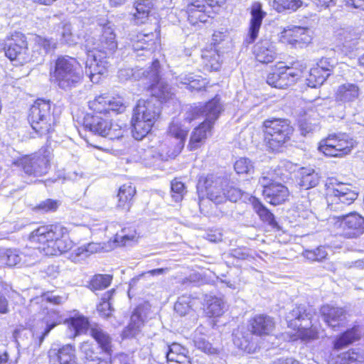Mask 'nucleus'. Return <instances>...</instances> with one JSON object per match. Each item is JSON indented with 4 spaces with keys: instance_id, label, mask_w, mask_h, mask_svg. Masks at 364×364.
Masks as SVG:
<instances>
[{
    "instance_id": "nucleus-1",
    "label": "nucleus",
    "mask_w": 364,
    "mask_h": 364,
    "mask_svg": "<svg viewBox=\"0 0 364 364\" xmlns=\"http://www.w3.org/2000/svg\"><path fill=\"white\" fill-rule=\"evenodd\" d=\"M159 61L155 60L149 70L143 72L150 82L148 89L154 97L139 100L133 109L132 132L136 140L142 139L151 130L161 113V103L173 101V88L159 77Z\"/></svg>"
},
{
    "instance_id": "nucleus-2",
    "label": "nucleus",
    "mask_w": 364,
    "mask_h": 364,
    "mask_svg": "<svg viewBox=\"0 0 364 364\" xmlns=\"http://www.w3.org/2000/svg\"><path fill=\"white\" fill-rule=\"evenodd\" d=\"M222 110L220 99L215 97L203 107L190 106L188 107L183 115V124L178 119H173L169 126L168 132L171 136L178 140V142L176 151H174L169 156L175 157L184 145L188 132V127L186 126V123L190 124L196 119L204 118V121L194 129L191 135L188 147L190 151H195L205 144L208 134L210 132Z\"/></svg>"
},
{
    "instance_id": "nucleus-3",
    "label": "nucleus",
    "mask_w": 364,
    "mask_h": 364,
    "mask_svg": "<svg viewBox=\"0 0 364 364\" xmlns=\"http://www.w3.org/2000/svg\"><path fill=\"white\" fill-rule=\"evenodd\" d=\"M89 108L93 111V114H87L84 117L83 126L85 129L101 136H108L110 139H119L123 136L121 126L100 116L123 112L126 105L122 97L97 96L89 102Z\"/></svg>"
},
{
    "instance_id": "nucleus-4",
    "label": "nucleus",
    "mask_w": 364,
    "mask_h": 364,
    "mask_svg": "<svg viewBox=\"0 0 364 364\" xmlns=\"http://www.w3.org/2000/svg\"><path fill=\"white\" fill-rule=\"evenodd\" d=\"M87 58L86 73L91 81L97 82L100 75H104L109 67L107 58L112 55L117 48L114 25L108 22L102 27V34L97 38L89 36L85 40Z\"/></svg>"
},
{
    "instance_id": "nucleus-5",
    "label": "nucleus",
    "mask_w": 364,
    "mask_h": 364,
    "mask_svg": "<svg viewBox=\"0 0 364 364\" xmlns=\"http://www.w3.org/2000/svg\"><path fill=\"white\" fill-rule=\"evenodd\" d=\"M29 240L35 249L47 256H57L73 247L67 229L61 225H43L32 231Z\"/></svg>"
},
{
    "instance_id": "nucleus-6",
    "label": "nucleus",
    "mask_w": 364,
    "mask_h": 364,
    "mask_svg": "<svg viewBox=\"0 0 364 364\" xmlns=\"http://www.w3.org/2000/svg\"><path fill=\"white\" fill-rule=\"evenodd\" d=\"M51 81L59 88L68 90L75 87L83 77L82 68L75 58L63 55L58 57L50 70Z\"/></svg>"
},
{
    "instance_id": "nucleus-7",
    "label": "nucleus",
    "mask_w": 364,
    "mask_h": 364,
    "mask_svg": "<svg viewBox=\"0 0 364 364\" xmlns=\"http://www.w3.org/2000/svg\"><path fill=\"white\" fill-rule=\"evenodd\" d=\"M250 331L237 329L232 333L234 344L240 350L248 353H254L257 346L252 341V335H269L274 327L273 319L267 315H256L250 321Z\"/></svg>"
},
{
    "instance_id": "nucleus-8",
    "label": "nucleus",
    "mask_w": 364,
    "mask_h": 364,
    "mask_svg": "<svg viewBox=\"0 0 364 364\" xmlns=\"http://www.w3.org/2000/svg\"><path fill=\"white\" fill-rule=\"evenodd\" d=\"M311 308L306 305L297 306L286 316L288 326L296 329V337L301 341L309 342L318 338V331L312 323Z\"/></svg>"
},
{
    "instance_id": "nucleus-9",
    "label": "nucleus",
    "mask_w": 364,
    "mask_h": 364,
    "mask_svg": "<svg viewBox=\"0 0 364 364\" xmlns=\"http://www.w3.org/2000/svg\"><path fill=\"white\" fill-rule=\"evenodd\" d=\"M263 127L265 145L272 151H279L294 132L289 122L280 118L265 120Z\"/></svg>"
},
{
    "instance_id": "nucleus-10",
    "label": "nucleus",
    "mask_w": 364,
    "mask_h": 364,
    "mask_svg": "<svg viewBox=\"0 0 364 364\" xmlns=\"http://www.w3.org/2000/svg\"><path fill=\"white\" fill-rule=\"evenodd\" d=\"M28 119L32 129L40 136L49 134L54 129L55 119L51 112L49 101L36 100L30 107Z\"/></svg>"
},
{
    "instance_id": "nucleus-11",
    "label": "nucleus",
    "mask_w": 364,
    "mask_h": 364,
    "mask_svg": "<svg viewBox=\"0 0 364 364\" xmlns=\"http://www.w3.org/2000/svg\"><path fill=\"white\" fill-rule=\"evenodd\" d=\"M355 145V141L346 133L329 134L320 141L318 149L324 155L341 158L349 154Z\"/></svg>"
},
{
    "instance_id": "nucleus-12",
    "label": "nucleus",
    "mask_w": 364,
    "mask_h": 364,
    "mask_svg": "<svg viewBox=\"0 0 364 364\" xmlns=\"http://www.w3.org/2000/svg\"><path fill=\"white\" fill-rule=\"evenodd\" d=\"M50 159V151L41 149L36 153L17 159L14 164L21 167L26 175L38 177L47 173Z\"/></svg>"
},
{
    "instance_id": "nucleus-13",
    "label": "nucleus",
    "mask_w": 364,
    "mask_h": 364,
    "mask_svg": "<svg viewBox=\"0 0 364 364\" xmlns=\"http://www.w3.org/2000/svg\"><path fill=\"white\" fill-rule=\"evenodd\" d=\"M358 193L348 184L338 183L326 184V200L331 210H342L345 205H350L357 198Z\"/></svg>"
},
{
    "instance_id": "nucleus-14",
    "label": "nucleus",
    "mask_w": 364,
    "mask_h": 364,
    "mask_svg": "<svg viewBox=\"0 0 364 364\" xmlns=\"http://www.w3.org/2000/svg\"><path fill=\"white\" fill-rule=\"evenodd\" d=\"M0 46L4 50L5 55L11 61L23 64L33 60L29 56L28 45L25 36L20 32H15L6 37Z\"/></svg>"
},
{
    "instance_id": "nucleus-15",
    "label": "nucleus",
    "mask_w": 364,
    "mask_h": 364,
    "mask_svg": "<svg viewBox=\"0 0 364 364\" xmlns=\"http://www.w3.org/2000/svg\"><path fill=\"white\" fill-rule=\"evenodd\" d=\"M305 68L306 66L300 62L294 63L292 67L280 68L268 75L267 82L273 87L284 89L296 82Z\"/></svg>"
},
{
    "instance_id": "nucleus-16",
    "label": "nucleus",
    "mask_w": 364,
    "mask_h": 364,
    "mask_svg": "<svg viewBox=\"0 0 364 364\" xmlns=\"http://www.w3.org/2000/svg\"><path fill=\"white\" fill-rule=\"evenodd\" d=\"M228 186V178L227 177L210 174L199 180L197 188L198 191H202L204 189L210 200L215 204H220L225 201L226 196L224 192L225 187Z\"/></svg>"
},
{
    "instance_id": "nucleus-17",
    "label": "nucleus",
    "mask_w": 364,
    "mask_h": 364,
    "mask_svg": "<svg viewBox=\"0 0 364 364\" xmlns=\"http://www.w3.org/2000/svg\"><path fill=\"white\" fill-rule=\"evenodd\" d=\"M314 31L307 27L288 26L280 33L279 41L294 48H302L311 43Z\"/></svg>"
},
{
    "instance_id": "nucleus-18",
    "label": "nucleus",
    "mask_w": 364,
    "mask_h": 364,
    "mask_svg": "<svg viewBox=\"0 0 364 364\" xmlns=\"http://www.w3.org/2000/svg\"><path fill=\"white\" fill-rule=\"evenodd\" d=\"M338 219L344 237L354 238L364 232V218L360 214L353 212Z\"/></svg>"
},
{
    "instance_id": "nucleus-19",
    "label": "nucleus",
    "mask_w": 364,
    "mask_h": 364,
    "mask_svg": "<svg viewBox=\"0 0 364 364\" xmlns=\"http://www.w3.org/2000/svg\"><path fill=\"white\" fill-rule=\"evenodd\" d=\"M213 6L215 5H210L204 0H194L189 3L186 7L188 21L192 25L207 22L208 19L212 17Z\"/></svg>"
},
{
    "instance_id": "nucleus-20",
    "label": "nucleus",
    "mask_w": 364,
    "mask_h": 364,
    "mask_svg": "<svg viewBox=\"0 0 364 364\" xmlns=\"http://www.w3.org/2000/svg\"><path fill=\"white\" fill-rule=\"evenodd\" d=\"M48 358L50 364H77L75 348L70 344L58 348L52 347L48 351Z\"/></svg>"
},
{
    "instance_id": "nucleus-21",
    "label": "nucleus",
    "mask_w": 364,
    "mask_h": 364,
    "mask_svg": "<svg viewBox=\"0 0 364 364\" xmlns=\"http://www.w3.org/2000/svg\"><path fill=\"white\" fill-rule=\"evenodd\" d=\"M157 40V35L155 33H139L135 37L132 38L133 50L136 52L140 50L144 51V53L137 55H151L155 49L156 41Z\"/></svg>"
},
{
    "instance_id": "nucleus-22",
    "label": "nucleus",
    "mask_w": 364,
    "mask_h": 364,
    "mask_svg": "<svg viewBox=\"0 0 364 364\" xmlns=\"http://www.w3.org/2000/svg\"><path fill=\"white\" fill-rule=\"evenodd\" d=\"M265 13L262 9V5L259 2L252 4L251 9V20L248 33L245 39L246 44L252 43L257 38L259 28L262 25Z\"/></svg>"
},
{
    "instance_id": "nucleus-23",
    "label": "nucleus",
    "mask_w": 364,
    "mask_h": 364,
    "mask_svg": "<svg viewBox=\"0 0 364 364\" xmlns=\"http://www.w3.org/2000/svg\"><path fill=\"white\" fill-rule=\"evenodd\" d=\"M253 53L257 61L265 64L273 62L277 55L274 43L268 39L257 43L254 46Z\"/></svg>"
},
{
    "instance_id": "nucleus-24",
    "label": "nucleus",
    "mask_w": 364,
    "mask_h": 364,
    "mask_svg": "<svg viewBox=\"0 0 364 364\" xmlns=\"http://www.w3.org/2000/svg\"><path fill=\"white\" fill-rule=\"evenodd\" d=\"M321 314L327 325L335 329L346 320V311L343 308L328 304L321 308Z\"/></svg>"
},
{
    "instance_id": "nucleus-25",
    "label": "nucleus",
    "mask_w": 364,
    "mask_h": 364,
    "mask_svg": "<svg viewBox=\"0 0 364 364\" xmlns=\"http://www.w3.org/2000/svg\"><path fill=\"white\" fill-rule=\"evenodd\" d=\"M289 193L288 188L278 182L266 189H262V194L266 201L274 205L284 203L287 199Z\"/></svg>"
},
{
    "instance_id": "nucleus-26",
    "label": "nucleus",
    "mask_w": 364,
    "mask_h": 364,
    "mask_svg": "<svg viewBox=\"0 0 364 364\" xmlns=\"http://www.w3.org/2000/svg\"><path fill=\"white\" fill-rule=\"evenodd\" d=\"M362 335V330L359 326H353L337 336L333 342V350L338 351L348 347L355 341H358Z\"/></svg>"
},
{
    "instance_id": "nucleus-27",
    "label": "nucleus",
    "mask_w": 364,
    "mask_h": 364,
    "mask_svg": "<svg viewBox=\"0 0 364 364\" xmlns=\"http://www.w3.org/2000/svg\"><path fill=\"white\" fill-rule=\"evenodd\" d=\"M205 303V312L209 317L220 316L227 310L226 303L221 296L206 295Z\"/></svg>"
},
{
    "instance_id": "nucleus-28",
    "label": "nucleus",
    "mask_w": 364,
    "mask_h": 364,
    "mask_svg": "<svg viewBox=\"0 0 364 364\" xmlns=\"http://www.w3.org/2000/svg\"><path fill=\"white\" fill-rule=\"evenodd\" d=\"M360 89L355 83H345L340 85L336 92V99L343 103H352L358 100Z\"/></svg>"
},
{
    "instance_id": "nucleus-29",
    "label": "nucleus",
    "mask_w": 364,
    "mask_h": 364,
    "mask_svg": "<svg viewBox=\"0 0 364 364\" xmlns=\"http://www.w3.org/2000/svg\"><path fill=\"white\" fill-rule=\"evenodd\" d=\"M144 322V321L141 316V309L137 307L131 316L129 323L122 331V338H131L135 337L141 331Z\"/></svg>"
},
{
    "instance_id": "nucleus-30",
    "label": "nucleus",
    "mask_w": 364,
    "mask_h": 364,
    "mask_svg": "<svg viewBox=\"0 0 364 364\" xmlns=\"http://www.w3.org/2000/svg\"><path fill=\"white\" fill-rule=\"evenodd\" d=\"M176 81L178 86L186 85V87L192 92L202 90L207 84L205 79L192 73L181 74L176 78Z\"/></svg>"
},
{
    "instance_id": "nucleus-31",
    "label": "nucleus",
    "mask_w": 364,
    "mask_h": 364,
    "mask_svg": "<svg viewBox=\"0 0 364 364\" xmlns=\"http://www.w3.org/2000/svg\"><path fill=\"white\" fill-rule=\"evenodd\" d=\"M135 193V187L132 186L131 183L124 184L120 186L117 195V208L126 212L129 211Z\"/></svg>"
},
{
    "instance_id": "nucleus-32",
    "label": "nucleus",
    "mask_w": 364,
    "mask_h": 364,
    "mask_svg": "<svg viewBox=\"0 0 364 364\" xmlns=\"http://www.w3.org/2000/svg\"><path fill=\"white\" fill-rule=\"evenodd\" d=\"M90 334L96 341L102 351L107 354H111L112 338L106 331L101 327L95 326L90 329Z\"/></svg>"
},
{
    "instance_id": "nucleus-33",
    "label": "nucleus",
    "mask_w": 364,
    "mask_h": 364,
    "mask_svg": "<svg viewBox=\"0 0 364 364\" xmlns=\"http://www.w3.org/2000/svg\"><path fill=\"white\" fill-rule=\"evenodd\" d=\"M319 174L311 168H301L299 171V185L308 190L316 187L320 181Z\"/></svg>"
},
{
    "instance_id": "nucleus-34",
    "label": "nucleus",
    "mask_w": 364,
    "mask_h": 364,
    "mask_svg": "<svg viewBox=\"0 0 364 364\" xmlns=\"http://www.w3.org/2000/svg\"><path fill=\"white\" fill-rule=\"evenodd\" d=\"M188 350L178 343H173L167 346L164 355L170 363L189 360L187 357Z\"/></svg>"
},
{
    "instance_id": "nucleus-35",
    "label": "nucleus",
    "mask_w": 364,
    "mask_h": 364,
    "mask_svg": "<svg viewBox=\"0 0 364 364\" xmlns=\"http://www.w3.org/2000/svg\"><path fill=\"white\" fill-rule=\"evenodd\" d=\"M136 12L134 18L136 23H144L148 19L152 4L149 0H136L134 3Z\"/></svg>"
},
{
    "instance_id": "nucleus-36",
    "label": "nucleus",
    "mask_w": 364,
    "mask_h": 364,
    "mask_svg": "<svg viewBox=\"0 0 364 364\" xmlns=\"http://www.w3.org/2000/svg\"><path fill=\"white\" fill-rule=\"evenodd\" d=\"M358 44V38L357 35H355L354 37H352L350 36V34H348L344 36V41L341 45L338 46V49L343 55L352 59L357 56Z\"/></svg>"
},
{
    "instance_id": "nucleus-37",
    "label": "nucleus",
    "mask_w": 364,
    "mask_h": 364,
    "mask_svg": "<svg viewBox=\"0 0 364 364\" xmlns=\"http://www.w3.org/2000/svg\"><path fill=\"white\" fill-rule=\"evenodd\" d=\"M137 237V233L134 228H125L115 235L113 242L116 247L126 246L136 241Z\"/></svg>"
},
{
    "instance_id": "nucleus-38",
    "label": "nucleus",
    "mask_w": 364,
    "mask_h": 364,
    "mask_svg": "<svg viewBox=\"0 0 364 364\" xmlns=\"http://www.w3.org/2000/svg\"><path fill=\"white\" fill-rule=\"evenodd\" d=\"M205 66L211 70H217L220 68V55L215 48L204 50L201 54Z\"/></svg>"
},
{
    "instance_id": "nucleus-39",
    "label": "nucleus",
    "mask_w": 364,
    "mask_h": 364,
    "mask_svg": "<svg viewBox=\"0 0 364 364\" xmlns=\"http://www.w3.org/2000/svg\"><path fill=\"white\" fill-rule=\"evenodd\" d=\"M95 247L94 243H88L86 245L77 247L70 252L68 259L75 263L80 262L96 250Z\"/></svg>"
},
{
    "instance_id": "nucleus-40",
    "label": "nucleus",
    "mask_w": 364,
    "mask_h": 364,
    "mask_svg": "<svg viewBox=\"0 0 364 364\" xmlns=\"http://www.w3.org/2000/svg\"><path fill=\"white\" fill-rule=\"evenodd\" d=\"M252 203L255 211L262 221L272 226L277 224L274 215L258 199L253 198Z\"/></svg>"
},
{
    "instance_id": "nucleus-41",
    "label": "nucleus",
    "mask_w": 364,
    "mask_h": 364,
    "mask_svg": "<svg viewBox=\"0 0 364 364\" xmlns=\"http://www.w3.org/2000/svg\"><path fill=\"white\" fill-rule=\"evenodd\" d=\"M21 261V255L18 250L0 249V263L10 267L17 265Z\"/></svg>"
},
{
    "instance_id": "nucleus-42",
    "label": "nucleus",
    "mask_w": 364,
    "mask_h": 364,
    "mask_svg": "<svg viewBox=\"0 0 364 364\" xmlns=\"http://www.w3.org/2000/svg\"><path fill=\"white\" fill-rule=\"evenodd\" d=\"M328 76L323 73L316 65L311 68L308 77L307 85L310 87H316L321 85Z\"/></svg>"
},
{
    "instance_id": "nucleus-43",
    "label": "nucleus",
    "mask_w": 364,
    "mask_h": 364,
    "mask_svg": "<svg viewBox=\"0 0 364 364\" xmlns=\"http://www.w3.org/2000/svg\"><path fill=\"white\" fill-rule=\"evenodd\" d=\"M114 291V289L107 291L102 298V302L97 306V311L104 318L109 317L114 311L109 301Z\"/></svg>"
},
{
    "instance_id": "nucleus-44",
    "label": "nucleus",
    "mask_w": 364,
    "mask_h": 364,
    "mask_svg": "<svg viewBox=\"0 0 364 364\" xmlns=\"http://www.w3.org/2000/svg\"><path fill=\"white\" fill-rule=\"evenodd\" d=\"M70 331H73V336L82 333L87 328V320L84 317L70 318L68 321Z\"/></svg>"
},
{
    "instance_id": "nucleus-45",
    "label": "nucleus",
    "mask_w": 364,
    "mask_h": 364,
    "mask_svg": "<svg viewBox=\"0 0 364 364\" xmlns=\"http://www.w3.org/2000/svg\"><path fill=\"white\" fill-rule=\"evenodd\" d=\"M43 323L46 326L40 337V343L43 341L45 337L48 336L50 331L60 323L58 314L54 311L49 312L48 316L44 318Z\"/></svg>"
},
{
    "instance_id": "nucleus-46",
    "label": "nucleus",
    "mask_w": 364,
    "mask_h": 364,
    "mask_svg": "<svg viewBox=\"0 0 364 364\" xmlns=\"http://www.w3.org/2000/svg\"><path fill=\"white\" fill-rule=\"evenodd\" d=\"M301 5V0H274L273 7L278 12L285 10L296 11Z\"/></svg>"
},
{
    "instance_id": "nucleus-47",
    "label": "nucleus",
    "mask_w": 364,
    "mask_h": 364,
    "mask_svg": "<svg viewBox=\"0 0 364 364\" xmlns=\"http://www.w3.org/2000/svg\"><path fill=\"white\" fill-rule=\"evenodd\" d=\"M191 298L187 295H183L178 297L174 305L175 311L180 316H185L191 309Z\"/></svg>"
},
{
    "instance_id": "nucleus-48",
    "label": "nucleus",
    "mask_w": 364,
    "mask_h": 364,
    "mask_svg": "<svg viewBox=\"0 0 364 364\" xmlns=\"http://www.w3.org/2000/svg\"><path fill=\"white\" fill-rule=\"evenodd\" d=\"M112 277L109 274L95 275L90 282V287L93 290H102L108 287Z\"/></svg>"
},
{
    "instance_id": "nucleus-49",
    "label": "nucleus",
    "mask_w": 364,
    "mask_h": 364,
    "mask_svg": "<svg viewBox=\"0 0 364 364\" xmlns=\"http://www.w3.org/2000/svg\"><path fill=\"white\" fill-rule=\"evenodd\" d=\"M234 168L237 174H250L254 171L253 164L247 158H240L237 160Z\"/></svg>"
},
{
    "instance_id": "nucleus-50",
    "label": "nucleus",
    "mask_w": 364,
    "mask_h": 364,
    "mask_svg": "<svg viewBox=\"0 0 364 364\" xmlns=\"http://www.w3.org/2000/svg\"><path fill=\"white\" fill-rule=\"evenodd\" d=\"M328 253L324 246H319L314 250H307L304 252V256L313 261H319L325 259Z\"/></svg>"
},
{
    "instance_id": "nucleus-51",
    "label": "nucleus",
    "mask_w": 364,
    "mask_h": 364,
    "mask_svg": "<svg viewBox=\"0 0 364 364\" xmlns=\"http://www.w3.org/2000/svg\"><path fill=\"white\" fill-rule=\"evenodd\" d=\"M224 193L226 196L225 201L228 200L231 202H237L241 198L243 192L240 188L232 186L228 179V186L225 187Z\"/></svg>"
},
{
    "instance_id": "nucleus-52",
    "label": "nucleus",
    "mask_w": 364,
    "mask_h": 364,
    "mask_svg": "<svg viewBox=\"0 0 364 364\" xmlns=\"http://www.w3.org/2000/svg\"><path fill=\"white\" fill-rule=\"evenodd\" d=\"M198 333H200V331L199 328H197L193 337L195 346L205 353H211V344L204 337L198 336Z\"/></svg>"
},
{
    "instance_id": "nucleus-53",
    "label": "nucleus",
    "mask_w": 364,
    "mask_h": 364,
    "mask_svg": "<svg viewBox=\"0 0 364 364\" xmlns=\"http://www.w3.org/2000/svg\"><path fill=\"white\" fill-rule=\"evenodd\" d=\"M362 357L354 351H348L343 354L340 364H364Z\"/></svg>"
},
{
    "instance_id": "nucleus-54",
    "label": "nucleus",
    "mask_w": 364,
    "mask_h": 364,
    "mask_svg": "<svg viewBox=\"0 0 364 364\" xmlns=\"http://www.w3.org/2000/svg\"><path fill=\"white\" fill-rule=\"evenodd\" d=\"M60 205V202L56 200L46 199L36 207V209L41 213H48L55 211Z\"/></svg>"
},
{
    "instance_id": "nucleus-55",
    "label": "nucleus",
    "mask_w": 364,
    "mask_h": 364,
    "mask_svg": "<svg viewBox=\"0 0 364 364\" xmlns=\"http://www.w3.org/2000/svg\"><path fill=\"white\" fill-rule=\"evenodd\" d=\"M336 64V62L333 58H323L317 63L316 66L321 69L323 73H325V74L329 76Z\"/></svg>"
},
{
    "instance_id": "nucleus-56",
    "label": "nucleus",
    "mask_w": 364,
    "mask_h": 364,
    "mask_svg": "<svg viewBox=\"0 0 364 364\" xmlns=\"http://www.w3.org/2000/svg\"><path fill=\"white\" fill-rule=\"evenodd\" d=\"M171 191L175 193V195L173 196L175 201L178 202L182 199L185 192L184 184L181 181L175 179L171 182Z\"/></svg>"
},
{
    "instance_id": "nucleus-57",
    "label": "nucleus",
    "mask_w": 364,
    "mask_h": 364,
    "mask_svg": "<svg viewBox=\"0 0 364 364\" xmlns=\"http://www.w3.org/2000/svg\"><path fill=\"white\" fill-rule=\"evenodd\" d=\"M36 42L37 45L43 50V53L46 54L48 52L53 50L55 48L56 43L53 39H48L38 36Z\"/></svg>"
},
{
    "instance_id": "nucleus-58",
    "label": "nucleus",
    "mask_w": 364,
    "mask_h": 364,
    "mask_svg": "<svg viewBox=\"0 0 364 364\" xmlns=\"http://www.w3.org/2000/svg\"><path fill=\"white\" fill-rule=\"evenodd\" d=\"M62 38L63 41L69 45L74 44L76 43L75 36L72 33L71 25L66 23L63 27Z\"/></svg>"
},
{
    "instance_id": "nucleus-59",
    "label": "nucleus",
    "mask_w": 364,
    "mask_h": 364,
    "mask_svg": "<svg viewBox=\"0 0 364 364\" xmlns=\"http://www.w3.org/2000/svg\"><path fill=\"white\" fill-rule=\"evenodd\" d=\"M270 175V173H267V175H264L259 178V184L263 188V189H266V188H269L272 184H276L277 183L275 181L273 176H271Z\"/></svg>"
},
{
    "instance_id": "nucleus-60",
    "label": "nucleus",
    "mask_w": 364,
    "mask_h": 364,
    "mask_svg": "<svg viewBox=\"0 0 364 364\" xmlns=\"http://www.w3.org/2000/svg\"><path fill=\"white\" fill-rule=\"evenodd\" d=\"M230 255L239 259H245L248 255V250L245 247H237L230 251Z\"/></svg>"
},
{
    "instance_id": "nucleus-61",
    "label": "nucleus",
    "mask_w": 364,
    "mask_h": 364,
    "mask_svg": "<svg viewBox=\"0 0 364 364\" xmlns=\"http://www.w3.org/2000/svg\"><path fill=\"white\" fill-rule=\"evenodd\" d=\"M9 301L6 296L0 292V314H6L9 313Z\"/></svg>"
},
{
    "instance_id": "nucleus-62",
    "label": "nucleus",
    "mask_w": 364,
    "mask_h": 364,
    "mask_svg": "<svg viewBox=\"0 0 364 364\" xmlns=\"http://www.w3.org/2000/svg\"><path fill=\"white\" fill-rule=\"evenodd\" d=\"M42 299L53 303L54 304H60L63 302V298L60 296H55L53 294H46L42 296Z\"/></svg>"
},
{
    "instance_id": "nucleus-63",
    "label": "nucleus",
    "mask_w": 364,
    "mask_h": 364,
    "mask_svg": "<svg viewBox=\"0 0 364 364\" xmlns=\"http://www.w3.org/2000/svg\"><path fill=\"white\" fill-rule=\"evenodd\" d=\"M85 358L87 360V364H110L109 360L101 359L97 357L94 358L92 355H89L87 354Z\"/></svg>"
},
{
    "instance_id": "nucleus-64",
    "label": "nucleus",
    "mask_w": 364,
    "mask_h": 364,
    "mask_svg": "<svg viewBox=\"0 0 364 364\" xmlns=\"http://www.w3.org/2000/svg\"><path fill=\"white\" fill-rule=\"evenodd\" d=\"M274 364H300V363L293 358H280L274 360Z\"/></svg>"
}]
</instances>
